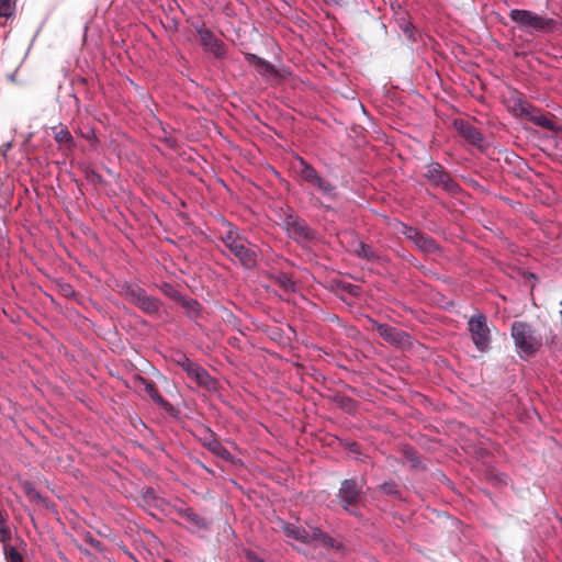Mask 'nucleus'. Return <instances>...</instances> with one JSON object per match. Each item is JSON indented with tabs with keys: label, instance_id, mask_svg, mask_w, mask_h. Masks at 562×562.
Listing matches in <instances>:
<instances>
[{
	"label": "nucleus",
	"instance_id": "f704fd0d",
	"mask_svg": "<svg viewBox=\"0 0 562 562\" xmlns=\"http://www.w3.org/2000/svg\"><path fill=\"white\" fill-rule=\"evenodd\" d=\"M324 536L325 532H323L319 528H313L312 531L310 532V543L313 541L322 542Z\"/></svg>",
	"mask_w": 562,
	"mask_h": 562
},
{
	"label": "nucleus",
	"instance_id": "c03bdc74",
	"mask_svg": "<svg viewBox=\"0 0 562 562\" xmlns=\"http://www.w3.org/2000/svg\"><path fill=\"white\" fill-rule=\"evenodd\" d=\"M165 286H166L165 292H166L167 294H170V293H171V291L173 292V290H172V288H171L170 285L166 284Z\"/></svg>",
	"mask_w": 562,
	"mask_h": 562
},
{
	"label": "nucleus",
	"instance_id": "a878e982",
	"mask_svg": "<svg viewBox=\"0 0 562 562\" xmlns=\"http://www.w3.org/2000/svg\"><path fill=\"white\" fill-rule=\"evenodd\" d=\"M172 361L183 371H186L194 362L182 351H176L172 355Z\"/></svg>",
	"mask_w": 562,
	"mask_h": 562
},
{
	"label": "nucleus",
	"instance_id": "20e7f679",
	"mask_svg": "<svg viewBox=\"0 0 562 562\" xmlns=\"http://www.w3.org/2000/svg\"><path fill=\"white\" fill-rule=\"evenodd\" d=\"M364 481L356 477L345 479L336 494V501L339 506L349 515L360 518L361 512L359 504L362 501V490Z\"/></svg>",
	"mask_w": 562,
	"mask_h": 562
},
{
	"label": "nucleus",
	"instance_id": "dca6fc26",
	"mask_svg": "<svg viewBox=\"0 0 562 562\" xmlns=\"http://www.w3.org/2000/svg\"><path fill=\"white\" fill-rule=\"evenodd\" d=\"M172 296L181 302L186 316L189 319L196 322L203 316V307L196 300L187 299L179 293H173Z\"/></svg>",
	"mask_w": 562,
	"mask_h": 562
},
{
	"label": "nucleus",
	"instance_id": "2f4dec72",
	"mask_svg": "<svg viewBox=\"0 0 562 562\" xmlns=\"http://www.w3.org/2000/svg\"><path fill=\"white\" fill-rule=\"evenodd\" d=\"M172 509L182 518L187 516V514L190 512L191 507H189L183 502H178L175 505H172Z\"/></svg>",
	"mask_w": 562,
	"mask_h": 562
},
{
	"label": "nucleus",
	"instance_id": "79ce46f5",
	"mask_svg": "<svg viewBox=\"0 0 562 562\" xmlns=\"http://www.w3.org/2000/svg\"><path fill=\"white\" fill-rule=\"evenodd\" d=\"M12 146V143L11 142H8L3 145V153L5 154Z\"/></svg>",
	"mask_w": 562,
	"mask_h": 562
},
{
	"label": "nucleus",
	"instance_id": "4468645a",
	"mask_svg": "<svg viewBox=\"0 0 562 562\" xmlns=\"http://www.w3.org/2000/svg\"><path fill=\"white\" fill-rule=\"evenodd\" d=\"M203 447H205L213 454L221 457L225 461L232 459L231 452L215 438L214 434L207 429L203 438L200 439Z\"/></svg>",
	"mask_w": 562,
	"mask_h": 562
},
{
	"label": "nucleus",
	"instance_id": "6e6552de",
	"mask_svg": "<svg viewBox=\"0 0 562 562\" xmlns=\"http://www.w3.org/2000/svg\"><path fill=\"white\" fill-rule=\"evenodd\" d=\"M468 329L476 349L482 352L486 351L491 344V331L486 316L482 313L472 315L468 322Z\"/></svg>",
	"mask_w": 562,
	"mask_h": 562
},
{
	"label": "nucleus",
	"instance_id": "a211bd4d",
	"mask_svg": "<svg viewBox=\"0 0 562 562\" xmlns=\"http://www.w3.org/2000/svg\"><path fill=\"white\" fill-rule=\"evenodd\" d=\"M245 59L254 65L257 71L263 77H277L278 70L276 67L268 60L255 55V54H246Z\"/></svg>",
	"mask_w": 562,
	"mask_h": 562
},
{
	"label": "nucleus",
	"instance_id": "b1692460",
	"mask_svg": "<svg viewBox=\"0 0 562 562\" xmlns=\"http://www.w3.org/2000/svg\"><path fill=\"white\" fill-rule=\"evenodd\" d=\"M124 293L126 299L137 307L147 295L146 291L137 285H127Z\"/></svg>",
	"mask_w": 562,
	"mask_h": 562
},
{
	"label": "nucleus",
	"instance_id": "bb28decb",
	"mask_svg": "<svg viewBox=\"0 0 562 562\" xmlns=\"http://www.w3.org/2000/svg\"><path fill=\"white\" fill-rule=\"evenodd\" d=\"M379 490L384 494L393 495V496L397 497L398 499H402V495L398 490V486L394 481L384 482L383 484H381L379 486Z\"/></svg>",
	"mask_w": 562,
	"mask_h": 562
},
{
	"label": "nucleus",
	"instance_id": "72a5a7b5",
	"mask_svg": "<svg viewBox=\"0 0 562 562\" xmlns=\"http://www.w3.org/2000/svg\"><path fill=\"white\" fill-rule=\"evenodd\" d=\"M24 488L32 499H42L41 494L32 486L31 483H25Z\"/></svg>",
	"mask_w": 562,
	"mask_h": 562
},
{
	"label": "nucleus",
	"instance_id": "7c9ffc66",
	"mask_svg": "<svg viewBox=\"0 0 562 562\" xmlns=\"http://www.w3.org/2000/svg\"><path fill=\"white\" fill-rule=\"evenodd\" d=\"M55 140L58 144H71L72 136L67 128H61L59 132L55 134Z\"/></svg>",
	"mask_w": 562,
	"mask_h": 562
},
{
	"label": "nucleus",
	"instance_id": "ddd939ff",
	"mask_svg": "<svg viewBox=\"0 0 562 562\" xmlns=\"http://www.w3.org/2000/svg\"><path fill=\"white\" fill-rule=\"evenodd\" d=\"M532 122L535 125L541 126L551 132L560 131V126L552 120H550L547 115H544L538 108L530 104V109H528L527 113L524 116Z\"/></svg>",
	"mask_w": 562,
	"mask_h": 562
},
{
	"label": "nucleus",
	"instance_id": "4c0bfd02",
	"mask_svg": "<svg viewBox=\"0 0 562 562\" xmlns=\"http://www.w3.org/2000/svg\"><path fill=\"white\" fill-rule=\"evenodd\" d=\"M345 290L351 295H358L360 291L359 286L356 284H348L347 286H345Z\"/></svg>",
	"mask_w": 562,
	"mask_h": 562
},
{
	"label": "nucleus",
	"instance_id": "e433bc0d",
	"mask_svg": "<svg viewBox=\"0 0 562 562\" xmlns=\"http://www.w3.org/2000/svg\"><path fill=\"white\" fill-rule=\"evenodd\" d=\"M87 178L91 182H101L102 181V177L92 170L87 173Z\"/></svg>",
	"mask_w": 562,
	"mask_h": 562
},
{
	"label": "nucleus",
	"instance_id": "cd10ccee",
	"mask_svg": "<svg viewBox=\"0 0 562 562\" xmlns=\"http://www.w3.org/2000/svg\"><path fill=\"white\" fill-rule=\"evenodd\" d=\"M11 539V529L7 516L0 510V541L7 542Z\"/></svg>",
	"mask_w": 562,
	"mask_h": 562
},
{
	"label": "nucleus",
	"instance_id": "4be33fe9",
	"mask_svg": "<svg viewBox=\"0 0 562 562\" xmlns=\"http://www.w3.org/2000/svg\"><path fill=\"white\" fill-rule=\"evenodd\" d=\"M530 104L519 93H516L510 98L508 106L514 115L524 117L528 109H530Z\"/></svg>",
	"mask_w": 562,
	"mask_h": 562
},
{
	"label": "nucleus",
	"instance_id": "7ed1b4c3",
	"mask_svg": "<svg viewBox=\"0 0 562 562\" xmlns=\"http://www.w3.org/2000/svg\"><path fill=\"white\" fill-rule=\"evenodd\" d=\"M220 238L229 255H233L244 268L251 269L256 267V250L247 246L246 238L240 235L234 225L226 223V231L221 233Z\"/></svg>",
	"mask_w": 562,
	"mask_h": 562
},
{
	"label": "nucleus",
	"instance_id": "a18cd8bd",
	"mask_svg": "<svg viewBox=\"0 0 562 562\" xmlns=\"http://www.w3.org/2000/svg\"><path fill=\"white\" fill-rule=\"evenodd\" d=\"M153 493H154L153 490L147 491V494L153 495Z\"/></svg>",
	"mask_w": 562,
	"mask_h": 562
},
{
	"label": "nucleus",
	"instance_id": "2eb2a0df",
	"mask_svg": "<svg viewBox=\"0 0 562 562\" xmlns=\"http://www.w3.org/2000/svg\"><path fill=\"white\" fill-rule=\"evenodd\" d=\"M183 519L187 521V530L191 533H199L211 529L212 521L196 514L193 508L190 509Z\"/></svg>",
	"mask_w": 562,
	"mask_h": 562
},
{
	"label": "nucleus",
	"instance_id": "f3484780",
	"mask_svg": "<svg viewBox=\"0 0 562 562\" xmlns=\"http://www.w3.org/2000/svg\"><path fill=\"white\" fill-rule=\"evenodd\" d=\"M184 372L189 379L199 385L211 387L214 383L210 373L195 361Z\"/></svg>",
	"mask_w": 562,
	"mask_h": 562
},
{
	"label": "nucleus",
	"instance_id": "39448f33",
	"mask_svg": "<svg viewBox=\"0 0 562 562\" xmlns=\"http://www.w3.org/2000/svg\"><path fill=\"white\" fill-rule=\"evenodd\" d=\"M297 162L299 167L296 172L305 183L314 187L319 193L330 200L337 198L336 186L334 183L323 178L317 170L302 157L297 158Z\"/></svg>",
	"mask_w": 562,
	"mask_h": 562
},
{
	"label": "nucleus",
	"instance_id": "9b49d317",
	"mask_svg": "<svg viewBox=\"0 0 562 562\" xmlns=\"http://www.w3.org/2000/svg\"><path fill=\"white\" fill-rule=\"evenodd\" d=\"M453 127L468 144L475 146L477 148L483 147V135L468 122L463 120H454Z\"/></svg>",
	"mask_w": 562,
	"mask_h": 562
},
{
	"label": "nucleus",
	"instance_id": "0eeeda50",
	"mask_svg": "<svg viewBox=\"0 0 562 562\" xmlns=\"http://www.w3.org/2000/svg\"><path fill=\"white\" fill-rule=\"evenodd\" d=\"M424 177L435 189L440 188L450 194H457L461 191L460 186L439 162L430 161L425 166Z\"/></svg>",
	"mask_w": 562,
	"mask_h": 562
},
{
	"label": "nucleus",
	"instance_id": "f03ea898",
	"mask_svg": "<svg viewBox=\"0 0 562 562\" xmlns=\"http://www.w3.org/2000/svg\"><path fill=\"white\" fill-rule=\"evenodd\" d=\"M509 19L520 31L528 34L553 33L560 26L559 20L554 18L524 9L510 10Z\"/></svg>",
	"mask_w": 562,
	"mask_h": 562
},
{
	"label": "nucleus",
	"instance_id": "1a4fd4ad",
	"mask_svg": "<svg viewBox=\"0 0 562 562\" xmlns=\"http://www.w3.org/2000/svg\"><path fill=\"white\" fill-rule=\"evenodd\" d=\"M195 30L200 43L204 50L214 55L216 58H223L226 55L224 43L218 40L215 34L205 26L204 22H196L192 24Z\"/></svg>",
	"mask_w": 562,
	"mask_h": 562
},
{
	"label": "nucleus",
	"instance_id": "a19ab883",
	"mask_svg": "<svg viewBox=\"0 0 562 562\" xmlns=\"http://www.w3.org/2000/svg\"><path fill=\"white\" fill-rule=\"evenodd\" d=\"M89 542H90V544H91L92 547H94V548H100V546H101L100 541H99V540H95V539H93V538H91Z\"/></svg>",
	"mask_w": 562,
	"mask_h": 562
},
{
	"label": "nucleus",
	"instance_id": "f8f14e48",
	"mask_svg": "<svg viewBox=\"0 0 562 562\" xmlns=\"http://www.w3.org/2000/svg\"><path fill=\"white\" fill-rule=\"evenodd\" d=\"M376 331L385 341L392 345H404L409 338L403 330L386 324H378Z\"/></svg>",
	"mask_w": 562,
	"mask_h": 562
},
{
	"label": "nucleus",
	"instance_id": "c756f323",
	"mask_svg": "<svg viewBox=\"0 0 562 562\" xmlns=\"http://www.w3.org/2000/svg\"><path fill=\"white\" fill-rule=\"evenodd\" d=\"M7 562H24L23 557L14 547H4Z\"/></svg>",
	"mask_w": 562,
	"mask_h": 562
},
{
	"label": "nucleus",
	"instance_id": "ea45409f",
	"mask_svg": "<svg viewBox=\"0 0 562 562\" xmlns=\"http://www.w3.org/2000/svg\"><path fill=\"white\" fill-rule=\"evenodd\" d=\"M328 4L341 5L342 0H324Z\"/></svg>",
	"mask_w": 562,
	"mask_h": 562
},
{
	"label": "nucleus",
	"instance_id": "58836bf2",
	"mask_svg": "<svg viewBox=\"0 0 562 562\" xmlns=\"http://www.w3.org/2000/svg\"><path fill=\"white\" fill-rule=\"evenodd\" d=\"M246 559L248 562H265L262 559L256 555V553L249 551L246 553Z\"/></svg>",
	"mask_w": 562,
	"mask_h": 562
},
{
	"label": "nucleus",
	"instance_id": "5701e85b",
	"mask_svg": "<svg viewBox=\"0 0 562 562\" xmlns=\"http://www.w3.org/2000/svg\"><path fill=\"white\" fill-rule=\"evenodd\" d=\"M161 302L155 296L146 295L138 308L147 315H158L161 310Z\"/></svg>",
	"mask_w": 562,
	"mask_h": 562
},
{
	"label": "nucleus",
	"instance_id": "f257e3e1",
	"mask_svg": "<svg viewBox=\"0 0 562 562\" xmlns=\"http://www.w3.org/2000/svg\"><path fill=\"white\" fill-rule=\"evenodd\" d=\"M510 335L517 352L521 357H533L543 345V335L531 324L515 321L510 327Z\"/></svg>",
	"mask_w": 562,
	"mask_h": 562
},
{
	"label": "nucleus",
	"instance_id": "37998d69",
	"mask_svg": "<svg viewBox=\"0 0 562 562\" xmlns=\"http://www.w3.org/2000/svg\"><path fill=\"white\" fill-rule=\"evenodd\" d=\"M86 138L87 139H91V138H95V135H94V132L93 131H90L87 135H86Z\"/></svg>",
	"mask_w": 562,
	"mask_h": 562
},
{
	"label": "nucleus",
	"instance_id": "412c9836",
	"mask_svg": "<svg viewBox=\"0 0 562 562\" xmlns=\"http://www.w3.org/2000/svg\"><path fill=\"white\" fill-rule=\"evenodd\" d=\"M140 383L144 385L146 394L160 407L168 408L170 404L157 391L155 384L144 378H139Z\"/></svg>",
	"mask_w": 562,
	"mask_h": 562
},
{
	"label": "nucleus",
	"instance_id": "c85d7f7f",
	"mask_svg": "<svg viewBox=\"0 0 562 562\" xmlns=\"http://www.w3.org/2000/svg\"><path fill=\"white\" fill-rule=\"evenodd\" d=\"M276 282L277 284L282 288L284 291L289 292V291H294L295 290V284L294 282L290 279V277L285 273H280L276 277Z\"/></svg>",
	"mask_w": 562,
	"mask_h": 562
},
{
	"label": "nucleus",
	"instance_id": "c9c22d12",
	"mask_svg": "<svg viewBox=\"0 0 562 562\" xmlns=\"http://www.w3.org/2000/svg\"><path fill=\"white\" fill-rule=\"evenodd\" d=\"M414 26L412 23H405L402 25L403 33L412 41H416L413 33Z\"/></svg>",
	"mask_w": 562,
	"mask_h": 562
},
{
	"label": "nucleus",
	"instance_id": "393cba45",
	"mask_svg": "<svg viewBox=\"0 0 562 562\" xmlns=\"http://www.w3.org/2000/svg\"><path fill=\"white\" fill-rule=\"evenodd\" d=\"M16 0H0V19H11L15 14Z\"/></svg>",
	"mask_w": 562,
	"mask_h": 562
},
{
	"label": "nucleus",
	"instance_id": "473e14b6",
	"mask_svg": "<svg viewBox=\"0 0 562 562\" xmlns=\"http://www.w3.org/2000/svg\"><path fill=\"white\" fill-rule=\"evenodd\" d=\"M321 543H323L324 546H326L328 548H334V549H337V550L341 548V544L338 543L337 540H335L334 538H331L327 533H325V536L323 537Z\"/></svg>",
	"mask_w": 562,
	"mask_h": 562
},
{
	"label": "nucleus",
	"instance_id": "6ab92c4d",
	"mask_svg": "<svg viewBox=\"0 0 562 562\" xmlns=\"http://www.w3.org/2000/svg\"><path fill=\"white\" fill-rule=\"evenodd\" d=\"M282 531L289 538H293L303 543H310V531L301 526L284 522L282 525Z\"/></svg>",
	"mask_w": 562,
	"mask_h": 562
},
{
	"label": "nucleus",
	"instance_id": "aec40b11",
	"mask_svg": "<svg viewBox=\"0 0 562 562\" xmlns=\"http://www.w3.org/2000/svg\"><path fill=\"white\" fill-rule=\"evenodd\" d=\"M352 251L357 257L364 259L367 261L379 262L382 260V257L379 254H376L371 246L360 240L355 243Z\"/></svg>",
	"mask_w": 562,
	"mask_h": 562
},
{
	"label": "nucleus",
	"instance_id": "9d476101",
	"mask_svg": "<svg viewBox=\"0 0 562 562\" xmlns=\"http://www.w3.org/2000/svg\"><path fill=\"white\" fill-rule=\"evenodd\" d=\"M400 232L424 252L431 254L438 250V246L431 237L413 226L401 223Z\"/></svg>",
	"mask_w": 562,
	"mask_h": 562
},
{
	"label": "nucleus",
	"instance_id": "423d86ee",
	"mask_svg": "<svg viewBox=\"0 0 562 562\" xmlns=\"http://www.w3.org/2000/svg\"><path fill=\"white\" fill-rule=\"evenodd\" d=\"M282 225L288 236L297 243L314 241L317 233L300 217L292 209H286L282 215Z\"/></svg>",
	"mask_w": 562,
	"mask_h": 562
}]
</instances>
